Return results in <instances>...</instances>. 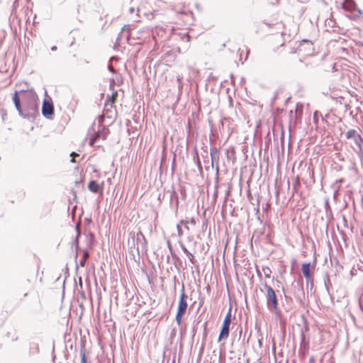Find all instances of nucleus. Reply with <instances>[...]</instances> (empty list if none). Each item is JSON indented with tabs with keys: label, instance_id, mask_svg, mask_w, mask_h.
Returning <instances> with one entry per match:
<instances>
[{
	"label": "nucleus",
	"instance_id": "39448f33",
	"mask_svg": "<svg viewBox=\"0 0 363 363\" xmlns=\"http://www.w3.org/2000/svg\"><path fill=\"white\" fill-rule=\"evenodd\" d=\"M231 309L230 308L222 324L221 330L218 337V341H220L222 340H226L228 337L229 328L231 322Z\"/></svg>",
	"mask_w": 363,
	"mask_h": 363
},
{
	"label": "nucleus",
	"instance_id": "f03ea898",
	"mask_svg": "<svg viewBox=\"0 0 363 363\" xmlns=\"http://www.w3.org/2000/svg\"><path fill=\"white\" fill-rule=\"evenodd\" d=\"M155 4V0H145V1L140 3L138 9V11L142 15L147 17V19H152L155 16V13L157 10L152 6Z\"/></svg>",
	"mask_w": 363,
	"mask_h": 363
},
{
	"label": "nucleus",
	"instance_id": "f8f14e48",
	"mask_svg": "<svg viewBox=\"0 0 363 363\" xmlns=\"http://www.w3.org/2000/svg\"><path fill=\"white\" fill-rule=\"evenodd\" d=\"M117 97L118 91L116 90H113L111 95L107 96V99L105 102L110 104V106H111V108H113Z\"/></svg>",
	"mask_w": 363,
	"mask_h": 363
},
{
	"label": "nucleus",
	"instance_id": "a211bd4d",
	"mask_svg": "<svg viewBox=\"0 0 363 363\" xmlns=\"http://www.w3.org/2000/svg\"><path fill=\"white\" fill-rule=\"evenodd\" d=\"M138 235H141L142 237H144L143 233L141 231H139L137 234Z\"/></svg>",
	"mask_w": 363,
	"mask_h": 363
},
{
	"label": "nucleus",
	"instance_id": "9b49d317",
	"mask_svg": "<svg viewBox=\"0 0 363 363\" xmlns=\"http://www.w3.org/2000/svg\"><path fill=\"white\" fill-rule=\"evenodd\" d=\"M104 116H106L109 118H116V106H114L113 108H111V106H110V104L105 102Z\"/></svg>",
	"mask_w": 363,
	"mask_h": 363
},
{
	"label": "nucleus",
	"instance_id": "0eeeda50",
	"mask_svg": "<svg viewBox=\"0 0 363 363\" xmlns=\"http://www.w3.org/2000/svg\"><path fill=\"white\" fill-rule=\"evenodd\" d=\"M315 264H311L310 262L303 263L301 266L302 273L304 277L307 280H313V274L315 271Z\"/></svg>",
	"mask_w": 363,
	"mask_h": 363
},
{
	"label": "nucleus",
	"instance_id": "f3484780",
	"mask_svg": "<svg viewBox=\"0 0 363 363\" xmlns=\"http://www.w3.org/2000/svg\"><path fill=\"white\" fill-rule=\"evenodd\" d=\"M78 155H79L78 154H77V153H75L74 152H72L71 153V156L73 157V158L72 159L71 162H73V163L75 162V160H74V157L78 156Z\"/></svg>",
	"mask_w": 363,
	"mask_h": 363
},
{
	"label": "nucleus",
	"instance_id": "9d476101",
	"mask_svg": "<svg viewBox=\"0 0 363 363\" xmlns=\"http://www.w3.org/2000/svg\"><path fill=\"white\" fill-rule=\"evenodd\" d=\"M104 182H101V184H99L94 180L90 181L88 184L89 190L95 194L101 192L104 189Z\"/></svg>",
	"mask_w": 363,
	"mask_h": 363
},
{
	"label": "nucleus",
	"instance_id": "6e6552de",
	"mask_svg": "<svg viewBox=\"0 0 363 363\" xmlns=\"http://www.w3.org/2000/svg\"><path fill=\"white\" fill-rule=\"evenodd\" d=\"M346 138L353 139L356 145L361 149L362 138L355 130H349L346 133Z\"/></svg>",
	"mask_w": 363,
	"mask_h": 363
},
{
	"label": "nucleus",
	"instance_id": "7ed1b4c3",
	"mask_svg": "<svg viewBox=\"0 0 363 363\" xmlns=\"http://www.w3.org/2000/svg\"><path fill=\"white\" fill-rule=\"evenodd\" d=\"M264 287L266 290V298L268 306L269 307L271 306L273 310L277 312L278 310V300L274 290L267 284L264 285Z\"/></svg>",
	"mask_w": 363,
	"mask_h": 363
},
{
	"label": "nucleus",
	"instance_id": "aec40b11",
	"mask_svg": "<svg viewBox=\"0 0 363 363\" xmlns=\"http://www.w3.org/2000/svg\"><path fill=\"white\" fill-rule=\"evenodd\" d=\"M109 69H110V70H111V72H114V69H113V67H112V66L109 67Z\"/></svg>",
	"mask_w": 363,
	"mask_h": 363
},
{
	"label": "nucleus",
	"instance_id": "4468645a",
	"mask_svg": "<svg viewBox=\"0 0 363 363\" xmlns=\"http://www.w3.org/2000/svg\"><path fill=\"white\" fill-rule=\"evenodd\" d=\"M88 258H89V253H88V252H86V251L84 252L83 259L80 261V265L82 267H84L85 265V263H86V262Z\"/></svg>",
	"mask_w": 363,
	"mask_h": 363
},
{
	"label": "nucleus",
	"instance_id": "6ab92c4d",
	"mask_svg": "<svg viewBox=\"0 0 363 363\" xmlns=\"http://www.w3.org/2000/svg\"><path fill=\"white\" fill-rule=\"evenodd\" d=\"M191 223H192L193 225H195L196 224V222L194 219H191Z\"/></svg>",
	"mask_w": 363,
	"mask_h": 363
},
{
	"label": "nucleus",
	"instance_id": "2eb2a0df",
	"mask_svg": "<svg viewBox=\"0 0 363 363\" xmlns=\"http://www.w3.org/2000/svg\"><path fill=\"white\" fill-rule=\"evenodd\" d=\"M82 363H86V350L83 347L80 352Z\"/></svg>",
	"mask_w": 363,
	"mask_h": 363
},
{
	"label": "nucleus",
	"instance_id": "ddd939ff",
	"mask_svg": "<svg viewBox=\"0 0 363 363\" xmlns=\"http://www.w3.org/2000/svg\"><path fill=\"white\" fill-rule=\"evenodd\" d=\"M13 101L15 104V107L18 111V112L21 113L22 112V108L21 106V98L17 91H15V93L13 95Z\"/></svg>",
	"mask_w": 363,
	"mask_h": 363
},
{
	"label": "nucleus",
	"instance_id": "f257e3e1",
	"mask_svg": "<svg viewBox=\"0 0 363 363\" xmlns=\"http://www.w3.org/2000/svg\"><path fill=\"white\" fill-rule=\"evenodd\" d=\"M187 298H188V296L186 294V293L184 291V289L183 287L180 297H179V301L178 307H177V314H176V317H175V319H176V321H177V323L178 325H181L182 321V318L187 310V307H188Z\"/></svg>",
	"mask_w": 363,
	"mask_h": 363
},
{
	"label": "nucleus",
	"instance_id": "423d86ee",
	"mask_svg": "<svg viewBox=\"0 0 363 363\" xmlns=\"http://www.w3.org/2000/svg\"><path fill=\"white\" fill-rule=\"evenodd\" d=\"M21 99L27 109H35L36 108L35 96L33 94L22 91Z\"/></svg>",
	"mask_w": 363,
	"mask_h": 363
},
{
	"label": "nucleus",
	"instance_id": "1a4fd4ad",
	"mask_svg": "<svg viewBox=\"0 0 363 363\" xmlns=\"http://www.w3.org/2000/svg\"><path fill=\"white\" fill-rule=\"evenodd\" d=\"M42 112L46 118H51L54 112L52 104L48 101H44L42 107Z\"/></svg>",
	"mask_w": 363,
	"mask_h": 363
},
{
	"label": "nucleus",
	"instance_id": "20e7f679",
	"mask_svg": "<svg viewBox=\"0 0 363 363\" xmlns=\"http://www.w3.org/2000/svg\"><path fill=\"white\" fill-rule=\"evenodd\" d=\"M110 133L109 129L101 125L99 127L97 131H94L93 135L89 139V144L90 146H94V143L98 139L106 140L108 135Z\"/></svg>",
	"mask_w": 363,
	"mask_h": 363
},
{
	"label": "nucleus",
	"instance_id": "dca6fc26",
	"mask_svg": "<svg viewBox=\"0 0 363 363\" xmlns=\"http://www.w3.org/2000/svg\"><path fill=\"white\" fill-rule=\"evenodd\" d=\"M184 252L186 254V255H189L191 257H190V261L191 263H194V256L186 250V248H184Z\"/></svg>",
	"mask_w": 363,
	"mask_h": 363
}]
</instances>
